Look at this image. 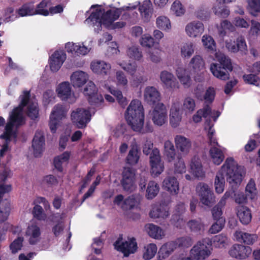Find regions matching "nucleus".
Returning <instances> with one entry per match:
<instances>
[{"label": "nucleus", "mask_w": 260, "mask_h": 260, "mask_svg": "<svg viewBox=\"0 0 260 260\" xmlns=\"http://www.w3.org/2000/svg\"><path fill=\"white\" fill-rule=\"evenodd\" d=\"M89 11L90 14L85 22L93 26H96L94 29L97 32L101 29L102 25L110 29L121 28L125 25L123 21L114 22L121 14L119 9H112L105 12L102 5H95L90 7Z\"/></svg>", "instance_id": "obj_1"}, {"label": "nucleus", "mask_w": 260, "mask_h": 260, "mask_svg": "<svg viewBox=\"0 0 260 260\" xmlns=\"http://www.w3.org/2000/svg\"><path fill=\"white\" fill-rule=\"evenodd\" d=\"M243 175V168L241 167H238L233 158H228L216 175L214 181L216 192L221 193L223 191L225 177L226 181L233 186L240 184Z\"/></svg>", "instance_id": "obj_2"}, {"label": "nucleus", "mask_w": 260, "mask_h": 260, "mask_svg": "<svg viewBox=\"0 0 260 260\" xmlns=\"http://www.w3.org/2000/svg\"><path fill=\"white\" fill-rule=\"evenodd\" d=\"M23 123V117L21 110H15L9 118L5 127V131L0 138L5 142L0 150V156H3L8 150V145L11 141L16 139L17 136V128Z\"/></svg>", "instance_id": "obj_3"}, {"label": "nucleus", "mask_w": 260, "mask_h": 260, "mask_svg": "<svg viewBox=\"0 0 260 260\" xmlns=\"http://www.w3.org/2000/svg\"><path fill=\"white\" fill-rule=\"evenodd\" d=\"M126 118L134 131L140 132L144 125V112L141 102L133 100L126 109Z\"/></svg>", "instance_id": "obj_4"}, {"label": "nucleus", "mask_w": 260, "mask_h": 260, "mask_svg": "<svg viewBox=\"0 0 260 260\" xmlns=\"http://www.w3.org/2000/svg\"><path fill=\"white\" fill-rule=\"evenodd\" d=\"M142 196L139 193H135L124 198L122 194L116 196L113 201L115 205L120 208L127 214V217L133 219H137L140 217L139 214L135 213L131 214L129 213L133 210H140V204L142 200Z\"/></svg>", "instance_id": "obj_5"}, {"label": "nucleus", "mask_w": 260, "mask_h": 260, "mask_svg": "<svg viewBox=\"0 0 260 260\" xmlns=\"http://www.w3.org/2000/svg\"><path fill=\"white\" fill-rule=\"evenodd\" d=\"M215 57L219 63H212L210 71L216 78L225 80L229 78L230 75L228 70L232 71L233 67L231 59L221 52H216Z\"/></svg>", "instance_id": "obj_6"}, {"label": "nucleus", "mask_w": 260, "mask_h": 260, "mask_svg": "<svg viewBox=\"0 0 260 260\" xmlns=\"http://www.w3.org/2000/svg\"><path fill=\"white\" fill-rule=\"evenodd\" d=\"M20 98L21 99L20 105L13 110L10 116L12 115L15 110L18 109H19V110H20L23 117V123L21 125H22L24 123L23 109L27 104H28L27 113L28 116L32 119L35 120L38 118L39 109L37 103L34 102H31L30 101V93L29 91H24L23 94L20 96ZM10 117V116H9V117Z\"/></svg>", "instance_id": "obj_7"}, {"label": "nucleus", "mask_w": 260, "mask_h": 260, "mask_svg": "<svg viewBox=\"0 0 260 260\" xmlns=\"http://www.w3.org/2000/svg\"><path fill=\"white\" fill-rule=\"evenodd\" d=\"M11 190V186L4 183L0 184V228H8V223L5 222L10 211V203L8 199H3L5 193Z\"/></svg>", "instance_id": "obj_8"}, {"label": "nucleus", "mask_w": 260, "mask_h": 260, "mask_svg": "<svg viewBox=\"0 0 260 260\" xmlns=\"http://www.w3.org/2000/svg\"><path fill=\"white\" fill-rule=\"evenodd\" d=\"M120 183L125 192H132L137 188L136 184V170L132 168H124L122 173Z\"/></svg>", "instance_id": "obj_9"}, {"label": "nucleus", "mask_w": 260, "mask_h": 260, "mask_svg": "<svg viewBox=\"0 0 260 260\" xmlns=\"http://www.w3.org/2000/svg\"><path fill=\"white\" fill-rule=\"evenodd\" d=\"M214 134L215 130L212 129V125L209 124L208 137L209 139L210 144L212 146L210 150V154L213 163L219 165L223 160L224 155L222 152L215 147L218 144L216 138L214 137Z\"/></svg>", "instance_id": "obj_10"}, {"label": "nucleus", "mask_w": 260, "mask_h": 260, "mask_svg": "<svg viewBox=\"0 0 260 260\" xmlns=\"http://www.w3.org/2000/svg\"><path fill=\"white\" fill-rule=\"evenodd\" d=\"M154 124L161 126L168 121L167 110L162 103H157L150 113Z\"/></svg>", "instance_id": "obj_11"}, {"label": "nucleus", "mask_w": 260, "mask_h": 260, "mask_svg": "<svg viewBox=\"0 0 260 260\" xmlns=\"http://www.w3.org/2000/svg\"><path fill=\"white\" fill-rule=\"evenodd\" d=\"M89 111L84 108H77L74 110L71 115L72 122L78 128L85 127L90 120Z\"/></svg>", "instance_id": "obj_12"}, {"label": "nucleus", "mask_w": 260, "mask_h": 260, "mask_svg": "<svg viewBox=\"0 0 260 260\" xmlns=\"http://www.w3.org/2000/svg\"><path fill=\"white\" fill-rule=\"evenodd\" d=\"M67 110L61 104H57L54 106L50 116L49 126L52 133L56 132L59 125V120L65 117Z\"/></svg>", "instance_id": "obj_13"}, {"label": "nucleus", "mask_w": 260, "mask_h": 260, "mask_svg": "<svg viewBox=\"0 0 260 260\" xmlns=\"http://www.w3.org/2000/svg\"><path fill=\"white\" fill-rule=\"evenodd\" d=\"M149 159L151 174L155 176L160 174L164 171V165L161 159L159 151L158 149L154 148L152 150Z\"/></svg>", "instance_id": "obj_14"}, {"label": "nucleus", "mask_w": 260, "mask_h": 260, "mask_svg": "<svg viewBox=\"0 0 260 260\" xmlns=\"http://www.w3.org/2000/svg\"><path fill=\"white\" fill-rule=\"evenodd\" d=\"M196 192L203 204L210 206L213 202V193L208 184L203 182L199 183L196 186Z\"/></svg>", "instance_id": "obj_15"}, {"label": "nucleus", "mask_w": 260, "mask_h": 260, "mask_svg": "<svg viewBox=\"0 0 260 260\" xmlns=\"http://www.w3.org/2000/svg\"><path fill=\"white\" fill-rule=\"evenodd\" d=\"M115 248L121 252L124 256H128L134 253L138 248L137 243L135 238L133 237L129 241L121 242L118 239L114 243Z\"/></svg>", "instance_id": "obj_16"}, {"label": "nucleus", "mask_w": 260, "mask_h": 260, "mask_svg": "<svg viewBox=\"0 0 260 260\" xmlns=\"http://www.w3.org/2000/svg\"><path fill=\"white\" fill-rule=\"evenodd\" d=\"M58 96L62 101H68L69 103H74L76 101L72 87L68 82L60 83L56 89Z\"/></svg>", "instance_id": "obj_17"}, {"label": "nucleus", "mask_w": 260, "mask_h": 260, "mask_svg": "<svg viewBox=\"0 0 260 260\" xmlns=\"http://www.w3.org/2000/svg\"><path fill=\"white\" fill-rule=\"evenodd\" d=\"M209 246L208 243L207 245L203 242H198L190 250L191 256L196 260L205 259L210 254Z\"/></svg>", "instance_id": "obj_18"}, {"label": "nucleus", "mask_w": 260, "mask_h": 260, "mask_svg": "<svg viewBox=\"0 0 260 260\" xmlns=\"http://www.w3.org/2000/svg\"><path fill=\"white\" fill-rule=\"evenodd\" d=\"M159 78L166 88L172 90L179 88V83L171 72L167 70L162 71L160 73Z\"/></svg>", "instance_id": "obj_19"}, {"label": "nucleus", "mask_w": 260, "mask_h": 260, "mask_svg": "<svg viewBox=\"0 0 260 260\" xmlns=\"http://www.w3.org/2000/svg\"><path fill=\"white\" fill-rule=\"evenodd\" d=\"M252 251L249 246L241 244H234L229 250V254L233 257L239 259H244L248 257Z\"/></svg>", "instance_id": "obj_20"}, {"label": "nucleus", "mask_w": 260, "mask_h": 260, "mask_svg": "<svg viewBox=\"0 0 260 260\" xmlns=\"http://www.w3.org/2000/svg\"><path fill=\"white\" fill-rule=\"evenodd\" d=\"M185 31L189 37L195 38L200 36L204 32V26L200 21H192L186 24Z\"/></svg>", "instance_id": "obj_21"}, {"label": "nucleus", "mask_w": 260, "mask_h": 260, "mask_svg": "<svg viewBox=\"0 0 260 260\" xmlns=\"http://www.w3.org/2000/svg\"><path fill=\"white\" fill-rule=\"evenodd\" d=\"M176 148L182 155H187L190 152L192 143L190 140L184 136L178 135L174 138Z\"/></svg>", "instance_id": "obj_22"}, {"label": "nucleus", "mask_w": 260, "mask_h": 260, "mask_svg": "<svg viewBox=\"0 0 260 260\" xmlns=\"http://www.w3.org/2000/svg\"><path fill=\"white\" fill-rule=\"evenodd\" d=\"M66 59V54L62 50L55 51L50 57L49 64L51 70L56 72L62 66Z\"/></svg>", "instance_id": "obj_23"}, {"label": "nucleus", "mask_w": 260, "mask_h": 260, "mask_svg": "<svg viewBox=\"0 0 260 260\" xmlns=\"http://www.w3.org/2000/svg\"><path fill=\"white\" fill-rule=\"evenodd\" d=\"M88 80V74L86 72L81 70L74 72L70 76L71 83L75 88L82 87L87 83Z\"/></svg>", "instance_id": "obj_24"}, {"label": "nucleus", "mask_w": 260, "mask_h": 260, "mask_svg": "<svg viewBox=\"0 0 260 260\" xmlns=\"http://www.w3.org/2000/svg\"><path fill=\"white\" fill-rule=\"evenodd\" d=\"M144 101L149 105H154L161 99L160 93L159 91L153 86H147L144 90Z\"/></svg>", "instance_id": "obj_25"}, {"label": "nucleus", "mask_w": 260, "mask_h": 260, "mask_svg": "<svg viewBox=\"0 0 260 260\" xmlns=\"http://www.w3.org/2000/svg\"><path fill=\"white\" fill-rule=\"evenodd\" d=\"M199 110L202 112V115L203 117L207 118L205 124V129L207 131L208 133L209 124L212 125V129H213V123H211L210 118H212L214 121H215L217 118L219 116L220 113L217 111L212 110L209 104H205L203 108Z\"/></svg>", "instance_id": "obj_26"}, {"label": "nucleus", "mask_w": 260, "mask_h": 260, "mask_svg": "<svg viewBox=\"0 0 260 260\" xmlns=\"http://www.w3.org/2000/svg\"><path fill=\"white\" fill-rule=\"evenodd\" d=\"M176 75L180 82L185 88H189L192 83L189 72L183 66H178L175 70Z\"/></svg>", "instance_id": "obj_27"}, {"label": "nucleus", "mask_w": 260, "mask_h": 260, "mask_svg": "<svg viewBox=\"0 0 260 260\" xmlns=\"http://www.w3.org/2000/svg\"><path fill=\"white\" fill-rule=\"evenodd\" d=\"M225 47L229 51L236 53L238 51L245 52L247 50V45L243 37L240 36L237 38V46H235V42L232 40L225 41Z\"/></svg>", "instance_id": "obj_28"}, {"label": "nucleus", "mask_w": 260, "mask_h": 260, "mask_svg": "<svg viewBox=\"0 0 260 260\" xmlns=\"http://www.w3.org/2000/svg\"><path fill=\"white\" fill-rule=\"evenodd\" d=\"M90 68L94 73L106 76L110 74L111 66L109 63L105 61L96 60L91 62Z\"/></svg>", "instance_id": "obj_29"}, {"label": "nucleus", "mask_w": 260, "mask_h": 260, "mask_svg": "<svg viewBox=\"0 0 260 260\" xmlns=\"http://www.w3.org/2000/svg\"><path fill=\"white\" fill-rule=\"evenodd\" d=\"M32 147L35 157L39 156L44 149L45 138L42 132H36L32 142Z\"/></svg>", "instance_id": "obj_30"}, {"label": "nucleus", "mask_w": 260, "mask_h": 260, "mask_svg": "<svg viewBox=\"0 0 260 260\" xmlns=\"http://www.w3.org/2000/svg\"><path fill=\"white\" fill-rule=\"evenodd\" d=\"M66 49L68 52L77 55H85L91 49L89 46H86L83 44H76L69 42L66 44Z\"/></svg>", "instance_id": "obj_31"}, {"label": "nucleus", "mask_w": 260, "mask_h": 260, "mask_svg": "<svg viewBox=\"0 0 260 260\" xmlns=\"http://www.w3.org/2000/svg\"><path fill=\"white\" fill-rule=\"evenodd\" d=\"M182 112L178 103H174L170 111V123L173 127H177L182 120Z\"/></svg>", "instance_id": "obj_32"}, {"label": "nucleus", "mask_w": 260, "mask_h": 260, "mask_svg": "<svg viewBox=\"0 0 260 260\" xmlns=\"http://www.w3.org/2000/svg\"><path fill=\"white\" fill-rule=\"evenodd\" d=\"M212 214L215 222L211 228H223L225 220L222 216V211L221 208L219 206H215L212 210Z\"/></svg>", "instance_id": "obj_33"}, {"label": "nucleus", "mask_w": 260, "mask_h": 260, "mask_svg": "<svg viewBox=\"0 0 260 260\" xmlns=\"http://www.w3.org/2000/svg\"><path fill=\"white\" fill-rule=\"evenodd\" d=\"M236 240L247 245H252L257 239V236L237 231L234 234Z\"/></svg>", "instance_id": "obj_34"}, {"label": "nucleus", "mask_w": 260, "mask_h": 260, "mask_svg": "<svg viewBox=\"0 0 260 260\" xmlns=\"http://www.w3.org/2000/svg\"><path fill=\"white\" fill-rule=\"evenodd\" d=\"M163 186L172 194L178 193L179 183L175 177H168L163 182Z\"/></svg>", "instance_id": "obj_35"}, {"label": "nucleus", "mask_w": 260, "mask_h": 260, "mask_svg": "<svg viewBox=\"0 0 260 260\" xmlns=\"http://www.w3.org/2000/svg\"><path fill=\"white\" fill-rule=\"evenodd\" d=\"M189 66L194 73H199L205 68V62L200 55H194L190 60Z\"/></svg>", "instance_id": "obj_36"}, {"label": "nucleus", "mask_w": 260, "mask_h": 260, "mask_svg": "<svg viewBox=\"0 0 260 260\" xmlns=\"http://www.w3.org/2000/svg\"><path fill=\"white\" fill-rule=\"evenodd\" d=\"M190 167L191 172L196 177H202L204 176L203 166L199 157L195 156L192 158Z\"/></svg>", "instance_id": "obj_37"}, {"label": "nucleus", "mask_w": 260, "mask_h": 260, "mask_svg": "<svg viewBox=\"0 0 260 260\" xmlns=\"http://www.w3.org/2000/svg\"><path fill=\"white\" fill-rule=\"evenodd\" d=\"M237 214L241 222L243 224H247L251 221V213L249 209L245 206H239L237 208Z\"/></svg>", "instance_id": "obj_38"}, {"label": "nucleus", "mask_w": 260, "mask_h": 260, "mask_svg": "<svg viewBox=\"0 0 260 260\" xmlns=\"http://www.w3.org/2000/svg\"><path fill=\"white\" fill-rule=\"evenodd\" d=\"M178 247L176 241L167 242L160 247L158 253L161 255L163 258L169 256V255Z\"/></svg>", "instance_id": "obj_39"}, {"label": "nucleus", "mask_w": 260, "mask_h": 260, "mask_svg": "<svg viewBox=\"0 0 260 260\" xmlns=\"http://www.w3.org/2000/svg\"><path fill=\"white\" fill-rule=\"evenodd\" d=\"M150 216L152 218H165L169 215L167 208L162 206H156L152 208L149 213Z\"/></svg>", "instance_id": "obj_40"}, {"label": "nucleus", "mask_w": 260, "mask_h": 260, "mask_svg": "<svg viewBox=\"0 0 260 260\" xmlns=\"http://www.w3.org/2000/svg\"><path fill=\"white\" fill-rule=\"evenodd\" d=\"M25 236L28 237V242L31 245H35L41 239L40 229H27Z\"/></svg>", "instance_id": "obj_41"}, {"label": "nucleus", "mask_w": 260, "mask_h": 260, "mask_svg": "<svg viewBox=\"0 0 260 260\" xmlns=\"http://www.w3.org/2000/svg\"><path fill=\"white\" fill-rule=\"evenodd\" d=\"M165 155L169 162L175 160L176 155V150L173 144L170 141H167L164 144Z\"/></svg>", "instance_id": "obj_42"}, {"label": "nucleus", "mask_w": 260, "mask_h": 260, "mask_svg": "<svg viewBox=\"0 0 260 260\" xmlns=\"http://www.w3.org/2000/svg\"><path fill=\"white\" fill-rule=\"evenodd\" d=\"M195 46L193 42L183 43L180 47V54L183 58H189L194 52Z\"/></svg>", "instance_id": "obj_43"}, {"label": "nucleus", "mask_w": 260, "mask_h": 260, "mask_svg": "<svg viewBox=\"0 0 260 260\" xmlns=\"http://www.w3.org/2000/svg\"><path fill=\"white\" fill-rule=\"evenodd\" d=\"M17 13L20 16L24 17L36 15V10L32 3H28L23 5L17 10Z\"/></svg>", "instance_id": "obj_44"}, {"label": "nucleus", "mask_w": 260, "mask_h": 260, "mask_svg": "<svg viewBox=\"0 0 260 260\" xmlns=\"http://www.w3.org/2000/svg\"><path fill=\"white\" fill-rule=\"evenodd\" d=\"M152 4L150 0H145L140 6L139 10L142 16L147 20L150 15L152 10Z\"/></svg>", "instance_id": "obj_45"}, {"label": "nucleus", "mask_w": 260, "mask_h": 260, "mask_svg": "<svg viewBox=\"0 0 260 260\" xmlns=\"http://www.w3.org/2000/svg\"><path fill=\"white\" fill-rule=\"evenodd\" d=\"M202 42L208 51L213 52L216 50V43L212 37L205 35L202 37Z\"/></svg>", "instance_id": "obj_46"}, {"label": "nucleus", "mask_w": 260, "mask_h": 260, "mask_svg": "<svg viewBox=\"0 0 260 260\" xmlns=\"http://www.w3.org/2000/svg\"><path fill=\"white\" fill-rule=\"evenodd\" d=\"M156 24L158 28L163 30L168 31L171 28L169 19L165 16H159L156 20Z\"/></svg>", "instance_id": "obj_47"}, {"label": "nucleus", "mask_w": 260, "mask_h": 260, "mask_svg": "<svg viewBox=\"0 0 260 260\" xmlns=\"http://www.w3.org/2000/svg\"><path fill=\"white\" fill-rule=\"evenodd\" d=\"M145 252L143 253V258L145 260H150L153 258L157 250V246L155 244L150 243L145 246Z\"/></svg>", "instance_id": "obj_48"}, {"label": "nucleus", "mask_w": 260, "mask_h": 260, "mask_svg": "<svg viewBox=\"0 0 260 260\" xmlns=\"http://www.w3.org/2000/svg\"><path fill=\"white\" fill-rule=\"evenodd\" d=\"M159 191L158 184L154 181H150L146 189V197L148 199L154 198Z\"/></svg>", "instance_id": "obj_49"}, {"label": "nucleus", "mask_w": 260, "mask_h": 260, "mask_svg": "<svg viewBox=\"0 0 260 260\" xmlns=\"http://www.w3.org/2000/svg\"><path fill=\"white\" fill-rule=\"evenodd\" d=\"M51 5L50 0H43L39 5H38L36 10V14L47 16L49 12L46 8H50Z\"/></svg>", "instance_id": "obj_50"}, {"label": "nucleus", "mask_w": 260, "mask_h": 260, "mask_svg": "<svg viewBox=\"0 0 260 260\" xmlns=\"http://www.w3.org/2000/svg\"><path fill=\"white\" fill-rule=\"evenodd\" d=\"M70 157V153L66 151L60 155L56 157L54 160V166L58 171H61L62 170V164L67 162Z\"/></svg>", "instance_id": "obj_51"}, {"label": "nucleus", "mask_w": 260, "mask_h": 260, "mask_svg": "<svg viewBox=\"0 0 260 260\" xmlns=\"http://www.w3.org/2000/svg\"><path fill=\"white\" fill-rule=\"evenodd\" d=\"M183 109L186 113H191L195 109L196 103L194 100L190 97H186L183 103Z\"/></svg>", "instance_id": "obj_52"}, {"label": "nucleus", "mask_w": 260, "mask_h": 260, "mask_svg": "<svg viewBox=\"0 0 260 260\" xmlns=\"http://www.w3.org/2000/svg\"><path fill=\"white\" fill-rule=\"evenodd\" d=\"M213 11L215 15L221 17L225 18L230 14V11L223 4H218L214 6Z\"/></svg>", "instance_id": "obj_53"}, {"label": "nucleus", "mask_w": 260, "mask_h": 260, "mask_svg": "<svg viewBox=\"0 0 260 260\" xmlns=\"http://www.w3.org/2000/svg\"><path fill=\"white\" fill-rule=\"evenodd\" d=\"M127 55L131 59L134 60H140L143 56L142 52L137 46H132L128 48Z\"/></svg>", "instance_id": "obj_54"}, {"label": "nucleus", "mask_w": 260, "mask_h": 260, "mask_svg": "<svg viewBox=\"0 0 260 260\" xmlns=\"http://www.w3.org/2000/svg\"><path fill=\"white\" fill-rule=\"evenodd\" d=\"M139 159L138 151L136 147H133L129 151L126 157L127 162L130 165L136 164Z\"/></svg>", "instance_id": "obj_55"}, {"label": "nucleus", "mask_w": 260, "mask_h": 260, "mask_svg": "<svg viewBox=\"0 0 260 260\" xmlns=\"http://www.w3.org/2000/svg\"><path fill=\"white\" fill-rule=\"evenodd\" d=\"M147 58L154 63H159L161 60L159 51L154 49H149L147 52Z\"/></svg>", "instance_id": "obj_56"}, {"label": "nucleus", "mask_w": 260, "mask_h": 260, "mask_svg": "<svg viewBox=\"0 0 260 260\" xmlns=\"http://www.w3.org/2000/svg\"><path fill=\"white\" fill-rule=\"evenodd\" d=\"M213 242L216 247L219 248L224 247L227 244L228 238L223 234L216 235L213 238Z\"/></svg>", "instance_id": "obj_57"}, {"label": "nucleus", "mask_w": 260, "mask_h": 260, "mask_svg": "<svg viewBox=\"0 0 260 260\" xmlns=\"http://www.w3.org/2000/svg\"><path fill=\"white\" fill-rule=\"evenodd\" d=\"M148 234L150 237L155 239H161L165 236L164 229H148Z\"/></svg>", "instance_id": "obj_58"}, {"label": "nucleus", "mask_w": 260, "mask_h": 260, "mask_svg": "<svg viewBox=\"0 0 260 260\" xmlns=\"http://www.w3.org/2000/svg\"><path fill=\"white\" fill-rule=\"evenodd\" d=\"M221 27L219 28V34L222 37L225 35V30H229L231 32H233L235 30V27L233 26L231 22L226 20H223L220 23Z\"/></svg>", "instance_id": "obj_59"}, {"label": "nucleus", "mask_w": 260, "mask_h": 260, "mask_svg": "<svg viewBox=\"0 0 260 260\" xmlns=\"http://www.w3.org/2000/svg\"><path fill=\"white\" fill-rule=\"evenodd\" d=\"M243 78L246 83L252 84L256 86H260V78L254 74L244 75Z\"/></svg>", "instance_id": "obj_60"}, {"label": "nucleus", "mask_w": 260, "mask_h": 260, "mask_svg": "<svg viewBox=\"0 0 260 260\" xmlns=\"http://www.w3.org/2000/svg\"><path fill=\"white\" fill-rule=\"evenodd\" d=\"M140 43L143 47L150 48L154 45V39L150 35L145 34L141 37Z\"/></svg>", "instance_id": "obj_61"}, {"label": "nucleus", "mask_w": 260, "mask_h": 260, "mask_svg": "<svg viewBox=\"0 0 260 260\" xmlns=\"http://www.w3.org/2000/svg\"><path fill=\"white\" fill-rule=\"evenodd\" d=\"M171 10L177 16L182 15L185 13V9L179 1H175L172 5Z\"/></svg>", "instance_id": "obj_62"}, {"label": "nucleus", "mask_w": 260, "mask_h": 260, "mask_svg": "<svg viewBox=\"0 0 260 260\" xmlns=\"http://www.w3.org/2000/svg\"><path fill=\"white\" fill-rule=\"evenodd\" d=\"M116 83L117 85L125 86L128 83L127 77L122 71H118L115 75Z\"/></svg>", "instance_id": "obj_63"}, {"label": "nucleus", "mask_w": 260, "mask_h": 260, "mask_svg": "<svg viewBox=\"0 0 260 260\" xmlns=\"http://www.w3.org/2000/svg\"><path fill=\"white\" fill-rule=\"evenodd\" d=\"M186 167L183 159L179 156L177 157V161L174 164V173L175 174H182L185 173Z\"/></svg>", "instance_id": "obj_64"}]
</instances>
